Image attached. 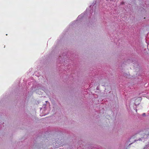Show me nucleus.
Instances as JSON below:
<instances>
[{
  "label": "nucleus",
  "instance_id": "nucleus-1",
  "mask_svg": "<svg viewBox=\"0 0 149 149\" xmlns=\"http://www.w3.org/2000/svg\"><path fill=\"white\" fill-rule=\"evenodd\" d=\"M147 135L149 136V134H147Z\"/></svg>",
  "mask_w": 149,
  "mask_h": 149
},
{
  "label": "nucleus",
  "instance_id": "nucleus-2",
  "mask_svg": "<svg viewBox=\"0 0 149 149\" xmlns=\"http://www.w3.org/2000/svg\"><path fill=\"white\" fill-rule=\"evenodd\" d=\"M147 133H146V135Z\"/></svg>",
  "mask_w": 149,
  "mask_h": 149
}]
</instances>
